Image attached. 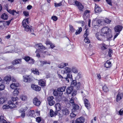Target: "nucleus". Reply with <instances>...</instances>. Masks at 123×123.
<instances>
[{
	"mask_svg": "<svg viewBox=\"0 0 123 123\" xmlns=\"http://www.w3.org/2000/svg\"><path fill=\"white\" fill-rule=\"evenodd\" d=\"M77 92L76 91H73L72 93V96H75Z\"/></svg>",
	"mask_w": 123,
	"mask_h": 123,
	"instance_id": "63",
	"label": "nucleus"
},
{
	"mask_svg": "<svg viewBox=\"0 0 123 123\" xmlns=\"http://www.w3.org/2000/svg\"><path fill=\"white\" fill-rule=\"evenodd\" d=\"M102 45L101 47V49L102 50H104L107 49L108 46V45L105 44L104 43L101 44Z\"/></svg>",
	"mask_w": 123,
	"mask_h": 123,
	"instance_id": "25",
	"label": "nucleus"
},
{
	"mask_svg": "<svg viewBox=\"0 0 123 123\" xmlns=\"http://www.w3.org/2000/svg\"><path fill=\"white\" fill-rule=\"evenodd\" d=\"M62 113L64 115H68L69 112V111L67 108H63L62 110Z\"/></svg>",
	"mask_w": 123,
	"mask_h": 123,
	"instance_id": "15",
	"label": "nucleus"
},
{
	"mask_svg": "<svg viewBox=\"0 0 123 123\" xmlns=\"http://www.w3.org/2000/svg\"><path fill=\"white\" fill-rule=\"evenodd\" d=\"M118 32L115 34L114 38L113 39V40H114L117 37V36L120 34V31H116V32Z\"/></svg>",
	"mask_w": 123,
	"mask_h": 123,
	"instance_id": "52",
	"label": "nucleus"
},
{
	"mask_svg": "<svg viewBox=\"0 0 123 123\" xmlns=\"http://www.w3.org/2000/svg\"><path fill=\"white\" fill-rule=\"evenodd\" d=\"M36 121L38 123H40L41 121V118L40 117H37L36 118Z\"/></svg>",
	"mask_w": 123,
	"mask_h": 123,
	"instance_id": "56",
	"label": "nucleus"
},
{
	"mask_svg": "<svg viewBox=\"0 0 123 123\" xmlns=\"http://www.w3.org/2000/svg\"><path fill=\"white\" fill-rule=\"evenodd\" d=\"M40 50L39 49H37L36 51V56L38 57H40V55L39 53L40 52Z\"/></svg>",
	"mask_w": 123,
	"mask_h": 123,
	"instance_id": "42",
	"label": "nucleus"
},
{
	"mask_svg": "<svg viewBox=\"0 0 123 123\" xmlns=\"http://www.w3.org/2000/svg\"><path fill=\"white\" fill-rule=\"evenodd\" d=\"M112 52L113 51L111 49H109L108 53V55L109 57H111V54L112 53Z\"/></svg>",
	"mask_w": 123,
	"mask_h": 123,
	"instance_id": "50",
	"label": "nucleus"
},
{
	"mask_svg": "<svg viewBox=\"0 0 123 123\" xmlns=\"http://www.w3.org/2000/svg\"><path fill=\"white\" fill-rule=\"evenodd\" d=\"M38 83L39 85L42 86H43L46 85V83L42 80H40L39 81Z\"/></svg>",
	"mask_w": 123,
	"mask_h": 123,
	"instance_id": "27",
	"label": "nucleus"
},
{
	"mask_svg": "<svg viewBox=\"0 0 123 123\" xmlns=\"http://www.w3.org/2000/svg\"><path fill=\"white\" fill-rule=\"evenodd\" d=\"M90 12V11L88 10H86L84 12L83 15L87 17H89L90 16L89 13Z\"/></svg>",
	"mask_w": 123,
	"mask_h": 123,
	"instance_id": "29",
	"label": "nucleus"
},
{
	"mask_svg": "<svg viewBox=\"0 0 123 123\" xmlns=\"http://www.w3.org/2000/svg\"><path fill=\"white\" fill-rule=\"evenodd\" d=\"M103 90L105 92H106L108 91V88L106 86H105L103 87Z\"/></svg>",
	"mask_w": 123,
	"mask_h": 123,
	"instance_id": "43",
	"label": "nucleus"
},
{
	"mask_svg": "<svg viewBox=\"0 0 123 123\" xmlns=\"http://www.w3.org/2000/svg\"><path fill=\"white\" fill-rule=\"evenodd\" d=\"M5 88V86L3 84L0 85V91L4 90Z\"/></svg>",
	"mask_w": 123,
	"mask_h": 123,
	"instance_id": "48",
	"label": "nucleus"
},
{
	"mask_svg": "<svg viewBox=\"0 0 123 123\" xmlns=\"http://www.w3.org/2000/svg\"><path fill=\"white\" fill-rule=\"evenodd\" d=\"M31 87L34 90L37 91H39L41 90V87L37 85H31Z\"/></svg>",
	"mask_w": 123,
	"mask_h": 123,
	"instance_id": "11",
	"label": "nucleus"
},
{
	"mask_svg": "<svg viewBox=\"0 0 123 123\" xmlns=\"http://www.w3.org/2000/svg\"><path fill=\"white\" fill-rule=\"evenodd\" d=\"M29 13L27 11H24L23 12V14L26 17L29 16Z\"/></svg>",
	"mask_w": 123,
	"mask_h": 123,
	"instance_id": "47",
	"label": "nucleus"
},
{
	"mask_svg": "<svg viewBox=\"0 0 123 123\" xmlns=\"http://www.w3.org/2000/svg\"><path fill=\"white\" fill-rule=\"evenodd\" d=\"M3 109H8L10 108L9 106V104L8 105H3L2 107Z\"/></svg>",
	"mask_w": 123,
	"mask_h": 123,
	"instance_id": "55",
	"label": "nucleus"
},
{
	"mask_svg": "<svg viewBox=\"0 0 123 123\" xmlns=\"http://www.w3.org/2000/svg\"><path fill=\"white\" fill-rule=\"evenodd\" d=\"M56 110L57 112L61 110L60 104L59 103H57L55 105Z\"/></svg>",
	"mask_w": 123,
	"mask_h": 123,
	"instance_id": "28",
	"label": "nucleus"
},
{
	"mask_svg": "<svg viewBox=\"0 0 123 123\" xmlns=\"http://www.w3.org/2000/svg\"><path fill=\"white\" fill-rule=\"evenodd\" d=\"M19 88L17 87L15 89L13 92V95L14 96H17L18 95L19 92L18 91Z\"/></svg>",
	"mask_w": 123,
	"mask_h": 123,
	"instance_id": "26",
	"label": "nucleus"
},
{
	"mask_svg": "<svg viewBox=\"0 0 123 123\" xmlns=\"http://www.w3.org/2000/svg\"><path fill=\"white\" fill-rule=\"evenodd\" d=\"M85 38L84 40V42L88 44L90 43V41L88 39V37H85Z\"/></svg>",
	"mask_w": 123,
	"mask_h": 123,
	"instance_id": "40",
	"label": "nucleus"
},
{
	"mask_svg": "<svg viewBox=\"0 0 123 123\" xmlns=\"http://www.w3.org/2000/svg\"><path fill=\"white\" fill-rule=\"evenodd\" d=\"M112 66L111 62L109 60H107L105 64V67L107 68H110Z\"/></svg>",
	"mask_w": 123,
	"mask_h": 123,
	"instance_id": "17",
	"label": "nucleus"
},
{
	"mask_svg": "<svg viewBox=\"0 0 123 123\" xmlns=\"http://www.w3.org/2000/svg\"><path fill=\"white\" fill-rule=\"evenodd\" d=\"M74 99L73 97H72L70 100V103L71 104L73 108L72 111L73 112L76 111L79 108V106L77 104H75L74 101Z\"/></svg>",
	"mask_w": 123,
	"mask_h": 123,
	"instance_id": "2",
	"label": "nucleus"
},
{
	"mask_svg": "<svg viewBox=\"0 0 123 123\" xmlns=\"http://www.w3.org/2000/svg\"><path fill=\"white\" fill-rule=\"evenodd\" d=\"M4 23H5V22L4 21H1L0 22V29L3 28Z\"/></svg>",
	"mask_w": 123,
	"mask_h": 123,
	"instance_id": "38",
	"label": "nucleus"
},
{
	"mask_svg": "<svg viewBox=\"0 0 123 123\" xmlns=\"http://www.w3.org/2000/svg\"><path fill=\"white\" fill-rule=\"evenodd\" d=\"M60 92H58V91H54L53 92V94L54 95L58 97H61L62 96L61 95H60Z\"/></svg>",
	"mask_w": 123,
	"mask_h": 123,
	"instance_id": "33",
	"label": "nucleus"
},
{
	"mask_svg": "<svg viewBox=\"0 0 123 123\" xmlns=\"http://www.w3.org/2000/svg\"><path fill=\"white\" fill-rule=\"evenodd\" d=\"M19 84L17 83H12L10 86V87L12 89H14L19 86Z\"/></svg>",
	"mask_w": 123,
	"mask_h": 123,
	"instance_id": "19",
	"label": "nucleus"
},
{
	"mask_svg": "<svg viewBox=\"0 0 123 123\" xmlns=\"http://www.w3.org/2000/svg\"><path fill=\"white\" fill-rule=\"evenodd\" d=\"M123 27L121 25H118L116 26L114 28L115 31H121Z\"/></svg>",
	"mask_w": 123,
	"mask_h": 123,
	"instance_id": "14",
	"label": "nucleus"
},
{
	"mask_svg": "<svg viewBox=\"0 0 123 123\" xmlns=\"http://www.w3.org/2000/svg\"><path fill=\"white\" fill-rule=\"evenodd\" d=\"M7 11L10 14L13 15H15V12H16V10H11V9H7Z\"/></svg>",
	"mask_w": 123,
	"mask_h": 123,
	"instance_id": "31",
	"label": "nucleus"
},
{
	"mask_svg": "<svg viewBox=\"0 0 123 123\" xmlns=\"http://www.w3.org/2000/svg\"><path fill=\"white\" fill-rule=\"evenodd\" d=\"M41 62V63L43 65L44 64H50V62L49 61L47 62V61H43Z\"/></svg>",
	"mask_w": 123,
	"mask_h": 123,
	"instance_id": "49",
	"label": "nucleus"
},
{
	"mask_svg": "<svg viewBox=\"0 0 123 123\" xmlns=\"http://www.w3.org/2000/svg\"><path fill=\"white\" fill-rule=\"evenodd\" d=\"M72 71L74 73H77L78 71L76 68L74 67H73L72 68Z\"/></svg>",
	"mask_w": 123,
	"mask_h": 123,
	"instance_id": "46",
	"label": "nucleus"
},
{
	"mask_svg": "<svg viewBox=\"0 0 123 123\" xmlns=\"http://www.w3.org/2000/svg\"><path fill=\"white\" fill-rule=\"evenodd\" d=\"M22 59H16L12 62V64L14 65H16L17 64H20L22 62Z\"/></svg>",
	"mask_w": 123,
	"mask_h": 123,
	"instance_id": "9",
	"label": "nucleus"
},
{
	"mask_svg": "<svg viewBox=\"0 0 123 123\" xmlns=\"http://www.w3.org/2000/svg\"><path fill=\"white\" fill-rule=\"evenodd\" d=\"M30 58H31L29 56H26L25 57L24 59L26 62H28L30 60Z\"/></svg>",
	"mask_w": 123,
	"mask_h": 123,
	"instance_id": "51",
	"label": "nucleus"
},
{
	"mask_svg": "<svg viewBox=\"0 0 123 123\" xmlns=\"http://www.w3.org/2000/svg\"><path fill=\"white\" fill-rule=\"evenodd\" d=\"M10 108H13L17 107L15 103H12V101H8V102Z\"/></svg>",
	"mask_w": 123,
	"mask_h": 123,
	"instance_id": "10",
	"label": "nucleus"
},
{
	"mask_svg": "<svg viewBox=\"0 0 123 123\" xmlns=\"http://www.w3.org/2000/svg\"><path fill=\"white\" fill-rule=\"evenodd\" d=\"M74 87L72 86L68 87L66 89L67 93V94H69L73 91Z\"/></svg>",
	"mask_w": 123,
	"mask_h": 123,
	"instance_id": "12",
	"label": "nucleus"
},
{
	"mask_svg": "<svg viewBox=\"0 0 123 123\" xmlns=\"http://www.w3.org/2000/svg\"><path fill=\"white\" fill-rule=\"evenodd\" d=\"M77 7L78 8L79 10L82 11H83V9L84 8V6L82 5L81 3V4H80L79 6H78Z\"/></svg>",
	"mask_w": 123,
	"mask_h": 123,
	"instance_id": "37",
	"label": "nucleus"
},
{
	"mask_svg": "<svg viewBox=\"0 0 123 123\" xmlns=\"http://www.w3.org/2000/svg\"><path fill=\"white\" fill-rule=\"evenodd\" d=\"M32 7L31 6L29 5L27 6V8L28 10H30L31 9Z\"/></svg>",
	"mask_w": 123,
	"mask_h": 123,
	"instance_id": "64",
	"label": "nucleus"
},
{
	"mask_svg": "<svg viewBox=\"0 0 123 123\" xmlns=\"http://www.w3.org/2000/svg\"><path fill=\"white\" fill-rule=\"evenodd\" d=\"M54 97L52 96L48 97L47 100L48 102L49 105L50 106H52L55 103V101L53 100Z\"/></svg>",
	"mask_w": 123,
	"mask_h": 123,
	"instance_id": "4",
	"label": "nucleus"
},
{
	"mask_svg": "<svg viewBox=\"0 0 123 123\" xmlns=\"http://www.w3.org/2000/svg\"><path fill=\"white\" fill-rule=\"evenodd\" d=\"M106 1L109 5L112 6L111 0H106Z\"/></svg>",
	"mask_w": 123,
	"mask_h": 123,
	"instance_id": "62",
	"label": "nucleus"
},
{
	"mask_svg": "<svg viewBox=\"0 0 123 123\" xmlns=\"http://www.w3.org/2000/svg\"><path fill=\"white\" fill-rule=\"evenodd\" d=\"M71 85L72 86H74L77 85H78V86L79 87V86L80 85V83L78 82L77 84V81L75 80H73L72 82H71Z\"/></svg>",
	"mask_w": 123,
	"mask_h": 123,
	"instance_id": "21",
	"label": "nucleus"
},
{
	"mask_svg": "<svg viewBox=\"0 0 123 123\" xmlns=\"http://www.w3.org/2000/svg\"><path fill=\"white\" fill-rule=\"evenodd\" d=\"M4 80L6 82H9L11 80V77L10 76H6L5 77Z\"/></svg>",
	"mask_w": 123,
	"mask_h": 123,
	"instance_id": "32",
	"label": "nucleus"
},
{
	"mask_svg": "<svg viewBox=\"0 0 123 123\" xmlns=\"http://www.w3.org/2000/svg\"><path fill=\"white\" fill-rule=\"evenodd\" d=\"M29 61V64H33L35 61L34 59L32 58H30Z\"/></svg>",
	"mask_w": 123,
	"mask_h": 123,
	"instance_id": "53",
	"label": "nucleus"
},
{
	"mask_svg": "<svg viewBox=\"0 0 123 123\" xmlns=\"http://www.w3.org/2000/svg\"><path fill=\"white\" fill-rule=\"evenodd\" d=\"M94 11L96 12H100L102 11L101 8L98 6L97 5H95Z\"/></svg>",
	"mask_w": 123,
	"mask_h": 123,
	"instance_id": "22",
	"label": "nucleus"
},
{
	"mask_svg": "<svg viewBox=\"0 0 123 123\" xmlns=\"http://www.w3.org/2000/svg\"><path fill=\"white\" fill-rule=\"evenodd\" d=\"M69 29L70 31H74L75 30L74 29V28L73 26L71 25H69Z\"/></svg>",
	"mask_w": 123,
	"mask_h": 123,
	"instance_id": "60",
	"label": "nucleus"
},
{
	"mask_svg": "<svg viewBox=\"0 0 123 123\" xmlns=\"http://www.w3.org/2000/svg\"><path fill=\"white\" fill-rule=\"evenodd\" d=\"M84 102L86 107L88 109L90 108L91 105L88 100L87 99L85 98L84 100Z\"/></svg>",
	"mask_w": 123,
	"mask_h": 123,
	"instance_id": "7",
	"label": "nucleus"
},
{
	"mask_svg": "<svg viewBox=\"0 0 123 123\" xmlns=\"http://www.w3.org/2000/svg\"><path fill=\"white\" fill-rule=\"evenodd\" d=\"M111 31H99L96 33V37L98 40H101L103 37H105L107 40L110 41L112 37Z\"/></svg>",
	"mask_w": 123,
	"mask_h": 123,
	"instance_id": "1",
	"label": "nucleus"
},
{
	"mask_svg": "<svg viewBox=\"0 0 123 123\" xmlns=\"http://www.w3.org/2000/svg\"><path fill=\"white\" fill-rule=\"evenodd\" d=\"M62 2H61L59 3H54L55 6L56 7L60 6L62 5Z\"/></svg>",
	"mask_w": 123,
	"mask_h": 123,
	"instance_id": "39",
	"label": "nucleus"
},
{
	"mask_svg": "<svg viewBox=\"0 0 123 123\" xmlns=\"http://www.w3.org/2000/svg\"><path fill=\"white\" fill-rule=\"evenodd\" d=\"M57 111L54 112V111L52 109L50 110V116L51 117H53L54 116H55L56 115Z\"/></svg>",
	"mask_w": 123,
	"mask_h": 123,
	"instance_id": "24",
	"label": "nucleus"
},
{
	"mask_svg": "<svg viewBox=\"0 0 123 123\" xmlns=\"http://www.w3.org/2000/svg\"><path fill=\"white\" fill-rule=\"evenodd\" d=\"M89 35V31H85L83 35V36L84 37H88V36Z\"/></svg>",
	"mask_w": 123,
	"mask_h": 123,
	"instance_id": "44",
	"label": "nucleus"
},
{
	"mask_svg": "<svg viewBox=\"0 0 123 123\" xmlns=\"http://www.w3.org/2000/svg\"><path fill=\"white\" fill-rule=\"evenodd\" d=\"M35 46L37 47L38 48V49H42L44 48V47L42 45L41 43L36 44L35 45Z\"/></svg>",
	"mask_w": 123,
	"mask_h": 123,
	"instance_id": "23",
	"label": "nucleus"
},
{
	"mask_svg": "<svg viewBox=\"0 0 123 123\" xmlns=\"http://www.w3.org/2000/svg\"><path fill=\"white\" fill-rule=\"evenodd\" d=\"M33 104L36 106H39L41 103L40 100L37 97L34 98L33 99Z\"/></svg>",
	"mask_w": 123,
	"mask_h": 123,
	"instance_id": "6",
	"label": "nucleus"
},
{
	"mask_svg": "<svg viewBox=\"0 0 123 123\" xmlns=\"http://www.w3.org/2000/svg\"><path fill=\"white\" fill-rule=\"evenodd\" d=\"M18 99V98L17 97H12L11 98V100L9 101H12V103H15L16 105H18V103H18L17 101Z\"/></svg>",
	"mask_w": 123,
	"mask_h": 123,
	"instance_id": "16",
	"label": "nucleus"
},
{
	"mask_svg": "<svg viewBox=\"0 0 123 123\" xmlns=\"http://www.w3.org/2000/svg\"><path fill=\"white\" fill-rule=\"evenodd\" d=\"M72 69L68 67H66L65 68V70L64 71V74H70L72 71Z\"/></svg>",
	"mask_w": 123,
	"mask_h": 123,
	"instance_id": "18",
	"label": "nucleus"
},
{
	"mask_svg": "<svg viewBox=\"0 0 123 123\" xmlns=\"http://www.w3.org/2000/svg\"><path fill=\"white\" fill-rule=\"evenodd\" d=\"M58 67L61 68H62L64 67L63 63H62L58 65Z\"/></svg>",
	"mask_w": 123,
	"mask_h": 123,
	"instance_id": "59",
	"label": "nucleus"
},
{
	"mask_svg": "<svg viewBox=\"0 0 123 123\" xmlns=\"http://www.w3.org/2000/svg\"><path fill=\"white\" fill-rule=\"evenodd\" d=\"M81 3L78 2L77 1H75V4L76 6H78L80 4H81Z\"/></svg>",
	"mask_w": 123,
	"mask_h": 123,
	"instance_id": "61",
	"label": "nucleus"
},
{
	"mask_svg": "<svg viewBox=\"0 0 123 123\" xmlns=\"http://www.w3.org/2000/svg\"><path fill=\"white\" fill-rule=\"evenodd\" d=\"M104 21L105 23L107 24L111 22L110 20L107 18L105 19L104 20Z\"/></svg>",
	"mask_w": 123,
	"mask_h": 123,
	"instance_id": "58",
	"label": "nucleus"
},
{
	"mask_svg": "<svg viewBox=\"0 0 123 123\" xmlns=\"http://www.w3.org/2000/svg\"><path fill=\"white\" fill-rule=\"evenodd\" d=\"M51 19L55 21H56L58 19V18L55 16H53L51 17Z\"/></svg>",
	"mask_w": 123,
	"mask_h": 123,
	"instance_id": "54",
	"label": "nucleus"
},
{
	"mask_svg": "<svg viewBox=\"0 0 123 123\" xmlns=\"http://www.w3.org/2000/svg\"><path fill=\"white\" fill-rule=\"evenodd\" d=\"M6 100V99L4 98L1 97L0 98V104H2Z\"/></svg>",
	"mask_w": 123,
	"mask_h": 123,
	"instance_id": "36",
	"label": "nucleus"
},
{
	"mask_svg": "<svg viewBox=\"0 0 123 123\" xmlns=\"http://www.w3.org/2000/svg\"><path fill=\"white\" fill-rule=\"evenodd\" d=\"M66 88V86H64L61 87H60L57 89V91L58 92H60V95L62 96L63 94V92L65 91V89Z\"/></svg>",
	"mask_w": 123,
	"mask_h": 123,
	"instance_id": "8",
	"label": "nucleus"
},
{
	"mask_svg": "<svg viewBox=\"0 0 123 123\" xmlns=\"http://www.w3.org/2000/svg\"><path fill=\"white\" fill-rule=\"evenodd\" d=\"M26 22L28 23V18H26L25 20H24L22 22V25L23 27L25 28V30H27L28 31H33L34 30L32 28V26L30 27L27 25Z\"/></svg>",
	"mask_w": 123,
	"mask_h": 123,
	"instance_id": "3",
	"label": "nucleus"
},
{
	"mask_svg": "<svg viewBox=\"0 0 123 123\" xmlns=\"http://www.w3.org/2000/svg\"><path fill=\"white\" fill-rule=\"evenodd\" d=\"M31 71L34 74H39V72L38 69L36 68H33L31 69Z\"/></svg>",
	"mask_w": 123,
	"mask_h": 123,
	"instance_id": "34",
	"label": "nucleus"
},
{
	"mask_svg": "<svg viewBox=\"0 0 123 123\" xmlns=\"http://www.w3.org/2000/svg\"><path fill=\"white\" fill-rule=\"evenodd\" d=\"M123 93L119 92L116 98V101L117 102L121 99L123 97Z\"/></svg>",
	"mask_w": 123,
	"mask_h": 123,
	"instance_id": "13",
	"label": "nucleus"
},
{
	"mask_svg": "<svg viewBox=\"0 0 123 123\" xmlns=\"http://www.w3.org/2000/svg\"><path fill=\"white\" fill-rule=\"evenodd\" d=\"M84 121V119L82 117H80L77 119L76 123H83Z\"/></svg>",
	"mask_w": 123,
	"mask_h": 123,
	"instance_id": "20",
	"label": "nucleus"
},
{
	"mask_svg": "<svg viewBox=\"0 0 123 123\" xmlns=\"http://www.w3.org/2000/svg\"><path fill=\"white\" fill-rule=\"evenodd\" d=\"M20 98L22 100L26 101L27 99V97L25 95H22L20 96Z\"/></svg>",
	"mask_w": 123,
	"mask_h": 123,
	"instance_id": "30",
	"label": "nucleus"
},
{
	"mask_svg": "<svg viewBox=\"0 0 123 123\" xmlns=\"http://www.w3.org/2000/svg\"><path fill=\"white\" fill-rule=\"evenodd\" d=\"M35 113L34 111L33 110H32L30 111L29 112V116L31 117H32L33 116V114Z\"/></svg>",
	"mask_w": 123,
	"mask_h": 123,
	"instance_id": "41",
	"label": "nucleus"
},
{
	"mask_svg": "<svg viewBox=\"0 0 123 123\" xmlns=\"http://www.w3.org/2000/svg\"><path fill=\"white\" fill-rule=\"evenodd\" d=\"M66 74L67 75L66 78H69L70 79H72V75L68 73Z\"/></svg>",
	"mask_w": 123,
	"mask_h": 123,
	"instance_id": "57",
	"label": "nucleus"
},
{
	"mask_svg": "<svg viewBox=\"0 0 123 123\" xmlns=\"http://www.w3.org/2000/svg\"><path fill=\"white\" fill-rule=\"evenodd\" d=\"M23 81L26 82H29L32 80V79L30 76H23Z\"/></svg>",
	"mask_w": 123,
	"mask_h": 123,
	"instance_id": "5",
	"label": "nucleus"
},
{
	"mask_svg": "<svg viewBox=\"0 0 123 123\" xmlns=\"http://www.w3.org/2000/svg\"><path fill=\"white\" fill-rule=\"evenodd\" d=\"M1 18L4 20H6L8 18V15L5 13L2 14L1 16Z\"/></svg>",
	"mask_w": 123,
	"mask_h": 123,
	"instance_id": "35",
	"label": "nucleus"
},
{
	"mask_svg": "<svg viewBox=\"0 0 123 123\" xmlns=\"http://www.w3.org/2000/svg\"><path fill=\"white\" fill-rule=\"evenodd\" d=\"M110 30L111 31V30H110V29L109 28L107 27H105L102 28L101 29V31H110Z\"/></svg>",
	"mask_w": 123,
	"mask_h": 123,
	"instance_id": "45",
	"label": "nucleus"
}]
</instances>
